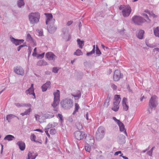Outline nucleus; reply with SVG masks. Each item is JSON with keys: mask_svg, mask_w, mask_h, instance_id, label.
<instances>
[{"mask_svg": "<svg viewBox=\"0 0 159 159\" xmlns=\"http://www.w3.org/2000/svg\"><path fill=\"white\" fill-rule=\"evenodd\" d=\"M46 15V24L48 25V30L50 33H52L55 30L53 25L55 23V20L53 19L52 15V14L45 13Z\"/></svg>", "mask_w": 159, "mask_h": 159, "instance_id": "1", "label": "nucleus"}, {"mask_svg": "<svg viewBox=\"0 0 159 159\" xmlns=\"http://www.w3.org/2000/svg\"><path fill=\"white\" fill-rule=\"evenodd\" d=\"M40 15L38 12H33L29 15V20L30 24L34 25L39 21Z\"/></svg>", "mask_w": 159, "mask_h": 159, "instance_id": "2", "label": "nucleus"}, {"mask_svg": "<svg viewBox=\"0 0 159 159\" xmlns=\"http://www.w3.org/2000/svg\"><path fill=\"white\" fill-rule=\"evenodd\" d=\"M119 9L122 11V13L124 17L129 16L131 11V7L129 5H121L120 6Z\"/></svg>", "mask_w": 159, "mask_h": 159, "instance_id": "3", "label": "nucleus"}, {"mask_svg": "<svg viewBox=\"0 0 159 159\" xmlns=\"http://www.w3.org/2000/svg\"><path fill=\"white\" fill-rule=\"evenodd\" d=\"M105 134V128L101 126L98 128L96 133V137L98 139H100L104 136Z\"/></svg>", "mask_w": 159, "mask_h": 159, "instance_id": "4", "label": "nucleus"}, {"mask_svg": "<svg viewBox=\"0 0 159 159\" xmlns=\"http://www.w3.org/2000/svg\"><path fill=\"white\" fill-rule=\"evenodd\" d=\"M61 104L62 107L65 109L70 108L73 105L72 101L70 99L63 100L61 102Z\"/></svg>", "mask_w": 159, "mask_h": 159, "instance_id": "5", "label": "nucleus"}, {"mask_svg": "<svg viewBox=\"0 0 159 159\" xmlns=\"http://www.w3.org/2000/svg\"><path fill=\"white\" fill-rule=\"evenodd\" d=\"M54 96V100L52 106L55 107H57L59 104L60 101V92L57 90V92L53 94Z\"/></svg>", "mask_w": 159, "mask_h": 159, "instance_id": "6", "label": "nucleus"}, {"mask_svg": "<svg viewBox=\"0 0 159 159\" xmlns=\"http://www.w3.org/2000/svg\"><path fill=\"white\" fill-rule=\"evenodd\" d=\"M132 20L134 23L139 25L144 22L143 20H144L141 16H135L133 17Z\"/></svg>", "mask_w": 159, "mask_h": 159, "instance_id": "7", "label": "nucleus"}, {"mask_svg": "<svg viewBox=\"0 0 159 159\" xmlns=\"http://www.w3.org/2000/svg\"><path fill=\"white\" fill-rule=\"evenodd\" d=\"M157 99V97L155 95L151 97L149 103V106L152 107H156L157 105V102H156Z\"/></svg>", "mask_w": 159, "mask_h": 159, "instance_id": "8", "label": "nucleus"}, {"mask_svg": "<svg viewBox=\"0 0 159 159\" xmlns=\"http://www.w3.org/2000/svg\"><path fill=\"white\" fill-rule=\"evenodd\" d=\"M85 135L84 132L80 131H77L74 133V136L75 138L78 140L83 139Z\"/></svg>", "mask_w": 159, "mask_h": 159, "instance_id": "9", "label": "nucleus"}, {"mask_svg": "<svg viewBox=\"0 0 159 159\" xmlns=\"http://www.w3.org/2000/svg\"><path fill=\"white\" fill-rule=\"evenodd\" d=\"M122 76L123 75L120 70H116L114 72L113 79L115 81H118L122 77Z\"/></svg>", "mask_w": 159, "mask_h": 159, "instance_id": "10", "label": "nucleus"}, {"mask_svg": "<svg viewBox=\"0 0 159 159\" xmlns=\"http://www.w3.org/2000/svg\"><path fill=\"white\" fill-rule=\"evenodd\" d=\"M14 72L18 75H23L25 74L23 69L20 66H17L14 68Z\"/></svg>", "mask_w": 159, "mask_h": 159, "instance_id": "11", "label": "nucleus"}, {"mask_svg": "<svg viewBox=\"0 0 159 159\" xmlns=\"http://www.w3.org/2000/svg\"><path fill=\"white\" fill-rule=\"evenodd\" d=\"M25 106L29 108L25 110V111L24 113H21L20 115L23 116L25 115H28L30 114V112L32 111L31 105L30 104H25Z\"/></svg>", "mask_w": 159, "mask_h": 159, "instance_id": "12", "label": "nucleus"}, {"mask_svg": "<svg viewBox=\"0 0 159 159\" xmlns=\"http://www.w3.org/2000/svg\"><path fill=\"white\" fill-rule=\"evenodd\" d=\"M25 93L27 94H32L34 97H35L33 84H31V87L26 91Z\"/></svg>", "mask_w": 159, "mask_h": 159, "instance_id": "13", "label": "nucleus"}, {"mask_svg": "<svg viewBox=\"0 0 159 159\" xmlns=\"http://www.w3.org/2000/svg\"><path fill=\"white\" fill-rule=\"evenodd\" d=\"M72 95L74 97L75 100H78L81 97V93L80 91L77 90Z\"/></svg>", "mask_w": 159, "mask_h": 159, "instance_id": "14", "label": "nucleus"}, {"mask_svg": "<svg viewBox=\"0 0 159 159\" xmlns=\"http://www.w3.org/2000/svg\"><path fill=\"white\" fill-rule=\"evenodd\" d=\"M46 56L48 59L49 60H54L55 56L52 52H48L46 54Z\"/></svg>", "mask_w": 159, "mask_h": 159, "instance_id": "15", "label": "nucleus"}, {"mask_svg": "<svg viewBox=\"0 0 159 159\" xmlns=\"http://www.w3.org/2000/svg\"><path fill=\"white\" fill-rule=\"evenodd\" d=\"M127 99L124 98L122 100V106L123 110L125 111H127L128 110L129 107L126 104Z\"/></svg>", "mask_w": 159, "mask_h": 159, "instance_id": "16", "label": "nucleus"}, {"mask_svg": "<svg viewBox=\"0 0 159 159\" xmlns=\"http://www.w3.org/2000/svg\"><path fill=\"white\" fill-rule=\"evenodd\" d=\"M121 98L120 95H116L114 96L113 104L119 105L120 101Z\"/></svg>", "mask_w": 159, "mask_h": 159, "instance_id": "17", "label": "nucleus"}, {"mask_svg": "<svg viewBox=\"0 0 159 159\" xmlns=\"http://www.w3.org/2000/svg\"><path fill=\"white\" fill-rule=\"evenodd\" d=\"M50 82L48 81L42 86V89L43 92L45 91L48 88L50 87Z\"/></svg>", "mask_w": 159, "mask_h": 159, "instance_id": "18", "label": "nucleus"}, {"mask_svg": "<svg viewBox=\"0 0 159 159\" xmlns=\"http://www.w3.org/2000/svg\"><path fill=\"white\" fill-rule=\"evenodd\" d=\"M17 144L19 146V148L21 151L24 150L25 148V144L24 142L22 141L18 142Z\"/></svg>", "mask_w": 159, "mask_h": 159, "instance_id": "19", "label": "nucleus"}, {"mask_svg": "<svg viewBox=\"0 0 159 159\" xmlns=\"http://www.w3.org/2000/svg\"><path fill=\"white\" fill-rule=\"evenodd\" d=\"M24 40L23 39H15L14 38L12 39V41L16 45H18L19 44L23 43Z\"/></svg>", "mask_w": 159, "mask_h": 159, "instance_id": "20", "label": "nucleus"}, {"mask_svg": "<svg viewBox=\"0 0 159 159\" xmlns=\"http://www.w3.org/2000/svg\"><path fill=\"white\" fill-rule=\"evenodd\" d=\"M142 15L143 16L144 18V19H143V20H143L144 22H146L147 23H150L151 22V20L148 17L147 14H146L145 13H143L142 14Z\"/></svg>", "mask_w": 159, "mask_h": 159, "instance_id": "21", "label": "nucleus"}, {"mask_svg": "<svg viewBox=\"0 0 159 159\" xmlns=\"http://www.w3.org/2000/svg\"><path fill=\"white\" fill-rule=\"evenodd\" d=\"M37 156V155H35L34 152H29L28 153L27 158L28 159H35Z\"/></svg>", "mask_w": 159, "mask_h": 159, "instance_id": "22", "label": "nucleus"}, {"mask_svg": "<svg viewBox=\"0 0 159 159\" xmlns=\"http://www.w3.org/2000/svg\"><path fill=\"white\" fill-rule=\"evenodd\" d=\"M77 42L79 47L81 49L82 48L83 46L84 45V41L83 40H80V39H78L77 40Z\"/></svg>", "mask_w": 159, "mask_h": 159, "instance_id": "23", "label": "nucleus"}, {"mask_svg": "<svg viewBox=\"0 0 159 159\" xmlns=\"http://www.w3.org/2000/svg\"><path fill=\"white\" fill-rule=\"evenodd\" d=\"M14 139H15V137L13 136L8 134L4 138V139L5 140H7L8 141H10Z\"/></svg>", "mask_w": 159, "mask_h": 159, "instance_id": "24", "label": "nucleus"}, {"mask_svg": "<svg viewBox=\"0 0 159 159\" xmlns=\"http://www.w3.org/2000/svg\"><path fill=\"white\" fill-rule=\"evenodd\" d=\"M144 33V31L143 30H140L139 31V33L137 35L138 38L140 39H142L143 37Z\"/></svg>", "mask_w": 159, "mask_h": 159, "instance_id": "25", "label": "nucleus"}, {"mask_svg": "<svg viewBox=\"0 0 159 159\" xmlns=\"http://www.w3.org/2000/svg\"><path fill=\"white\" fill-rule=\"evenodd\" d=\"M113 119L117 123L119 127L124 125V124L119 120L116 119L115 117H113Z\"/></svg>", "mask_w": 159, "mask_h": 159, "instance_id": "26", "label": "nucleus"}, {"mask_svg": "<svg viewBox=\"0 0 159 159\" xmlns=\"http://www.w3.org/2000/svg\"><path fill=\"white\" fill-rule=\"evenodd\" d=\"M154 33L155 36L159 37V27L155 28L154 30Z\"/></svg>", "mask_w": 159, "mask_h": 159, "instance_id": "27", "label": "nucleus"}, {"mask_svg": "<svg viewBox=\"0 0 159 159\" xmlns=\"http://www.w3.org/2000/svg\"><path fill=\"white\" fill-rule=\"evenodd\" d=\"M119 108V105L117 104H113V106L112 108V109L115 111H117Z\"/></svg>", "mask_w": 159, "mask_h": 159, "instance_id": "28", "label": "nucleus"}, {"mask_svg": "<svg viewBox=\"0 0 159 159\" xmlns=\"http://www.w3.org/2000/svg\"><path fill=\"white\" fill-rule=\"evenodd\" d=\"M74 54L77 56H79L82 55L83 54V52L81 50L78 49L74 52Z\"/></svg>", "mask_w": 159, "mask_h": 159, "instance_id": "29", "label": "nucleus"}, {"mask_svg": "<svg viewBox=\"0 0 159 159\" xmlns=\"http://www.w3.org/2000/svg\"><path fill=\"white\" fill-rule=\"evenodd\" d=\"M75 110L73 112V114L74 115L76 112L78 111V110L80 108V107L78 104L77 103H75Z\"/></svg>", "mask_w": 159, "mask_h": 159, "instance_id": "30", "label": "nucleus"}, {"mask_svg": "<svg viewBox=\"0 0 159 159\" xmlns=\"http://www.w3.org/2000/svg\"><path fill=\"white\" fill-rule=\"evenodd\" d=\"M15 116L14 115L12 114H9L7 116L6 119L8 122H10L11 120Z\"/></svg>", "mask_w": 159, "mask_h": 159, "instance_id": "31", "label": "nucleus"}, {"mask_svg": "<svg viewBox=\"0 0 159 159\" xmlns=\"http://www.w3.org/2000/svg\"><path fill=\"white\" fill-rule=\"evenodd\" d=\"M36 137L35 134H31L30 136V139L31 141H34L36 142H38V141L36 140Z\"/></svg>", "mask_w": 159, "mask_h": 159, "instance_id": "32", "label": "nucleus"}, {"mask_svg": "<svg viewBox=\"0 0 159 159\" xmlns=\"http://www.w3.org/2000/svg\"><path fill=\"white\" fill-rule=\"evenodd\" d=\"M24 0H19L18 1V5L19 7H21V6L24 5V2L23 1Z\"/></svg>", "mask_w": 159, "mask_h": 159, "instance_id": "33", "label": "nucleus"}, {"mask_svg": "<svg viewBox=\"0 0 159 159\" xmlns=\"http://www.w3.org/2000/svg\"><path fill=\"white\" fill-rule=\"evenodd\" d=\"M147 13L153 18H156L157 17V15H156L155 14L150 12L149 11H148Z\"/></svg>", "mask_w": 159, "mask_h": 159, "instance_id": "34", "label": "nucleus"}, {"mask_svg": "<svg viewBox=\"0 0 159 159\" xmlns=\"http://www.w3.org/2000/svg\"><path fill=\"white\" fill-rule=\"evenodd\" d=\"M85 149L86 151L90 152V148L88 144L85 146Z\"/></svg>", "mask_w": 159, "mask_h": 159, "instance_id": "35", "label": "nucleus"}, {"mask_svg": "<svg viewBox=\"0 0 159 159\" xmlns=\"http://www.w3.org/2000/svg\"><path fill=\"white\" fill-rule=\"evenodd\" d=\"M54 116V115L53 114H47L45 116V117L47 119H50L53 117Z\"/></svg>", "mask_w": 159, "mask_h": 159, "instance_id": "36", "label": "nucleus"}, {"mask_svg": "<svg viewBox=\"0 0 159 159\" xmlns=\"http://www.w3.org/2000/svg\"><path fill=\"white\" fill-rule=\"evenodd\" d=\"M120 130L121 131H124L125 134L127 135V133L126 132V130H125L124 127V126H122L120 127Z\"/></svg>", "mask_w": 159, "mask_h": 159, "instance_id": "37", "label": "nucleus"}, {"mask_svg": "<svg viewBox=\"0 0 159 159\" xmlns=\"http://www.w3.org/2000/svg\"><path fill=\"white\" fill-rule=\"evenodd\" d=\"M56 130L55 129H52L50 131V134H51L53 135L56 134Z\"/></svg>", "mask_w": 159, "mask_h": 159, "instance_id": "38", "label": "nucleus"}, {"mask_svg": "<svg viewBox=\"0 0 159 159\" xmlns=\"http://www.w3.org/2000/svg\"><path fill=\"white\" fill-rule=\"evenodd\" d=\"M96 53L97 54L100 55L101 54V52L98 48V46L97 45L96 47Z\"/></svg>", "mask_w": 159, "mask_h": 159, "instance_id": "39", "label": "nucleus"}, {"mask_svg": "<svg viewBox=\"0 0 159 159\" xmlns=\"http://www.w3.org/2000/svg\"><path fill=\"white\" fill-rule=\"evenodd\" d=\"M45 53L43 52L41 54H39L37 57V58H43L44 56Z\"/></svg>", "mask_w": 159, "mask_h": 159, "instance_id": "40", "label": "nucleus"}, {"mask_svg": "<svg viewBox=\"0 0 159 159\" xmlns=\"http://www.w3.org/2000/svg\"><path fill=\"white\" fill-rule=\"evenodd\" d=\"M95 52V51H93V50H92L90 52H87V56H89V55H92Z\"/></svg>", "mask_w": 159, "mask_h": 159, "instance_id": "41", "label": "nucleus"}, {"mask_svg": "<svg viewBox=\"0 0 159 159\" xmlns=\"http://www.w3.org/2000/svg\"><path fill=\"white\" fill-rule=\"evenodd\" d=\"M36 48H35L34 50V52L32 54V55L34 57L36 56Z\"/></svg>", "mask_w": 159, "mask_h": 159, "instance_id": "42", "label": "nucleus"}, {"mask_svg": "<svg viewBox=\"0 0 159 159\" xmlns=\"http://www.w3.org/2000/svg\"><path fill=\"white\" fill-rule=\"evenodd\" d=\"M27 39L30 40H32V38L30 34H28L27 36Z\"/></svg>", "mask_w": 159, "mask_h": 159, "instance_id": "43", "label": "nucleus"}, {"mask_svg": "<svg viewBox=\"0 0 159 159\" xmlns=\"http://www.w3.org/2000/svg\"><path fill=\"white\" fill-rule=\"evenodd\" d=\"M58 70L57 67H54L52 71L54 73H57Z\"/></svg>", "mask_w": 159, "mask_h": 159, "instance_id": "44", "label": "nucleus"}, {"mask_svg": "<svg viewBox=\"0 0 159 159\" xmlns=\"http://www.w3.org/2000/svg\"><path fill=\"white\" fill-rule=\"evenodd\" d=\"M111 87L114 90H116L117 89V86L114 84L111 85Z\"/></svg>", "mask_w": 159, "mask_h": 159, "instance_id": "45", "label": "nucleus"}, {"mask_svg": "<svg viewBox=\"0 0 159 159\" xmlns=\"http://www.w3.org/2000/svg\"><path fill=\"white\" fill-rule=\"evenodd\" d=\"M24 46H25V45H20V46H19L17 48L18 51H19L20 50L21 48L24 47Z\"/></svg>", "mask_w": 159, "mask_h": 159, "instance_id": "46", "label": "nucleus"}, {"mask_svg": "<svg viewBox=\"0 0 159 159\" xmlns=\"http://www.w3.org/2000/svg\"><path fill=\"white\" fill-rule=\"evenodd\" d=\"M73 23V21H68L67 23V25L68 26H69L71 25Z\"/></svg>", "mask_w": 159, "mask_h": 159, "instance_id": "47", "label": "nucleus"}, {"mask_svg": "<svg viewBox=\"0 0 159 159\" xmlns=\"http://www.w3.org/2000/svg\"><path fill=\"white\" fill-rule=\"evenodd\" d=\"M35 117L36 118V120H39V118L40 117L38 115L35 114Z\"/></svg>", "mask_w": 159, "mask_h": 159, "instance_id": "48", "label": "nucleus"}, {"mask_svg": "<svg viewBox=\"0 0 159 159\" xmlns=\"http://www.w3.org/2000/svg\"><path fill=\"white\" fill-rule=\"evenodd\" d=\"M152 151H148L147 152L148 154L150 156H152Z\"/></svg>", "mask_w": 159, "mask_h": 159, "instance_id": "49", "label": "nucleus"}, {"mask_svg": "<svg viewBox=\"0 0 159 159\" xmlns=\"http://www.w3.org/2000/svg\"><path fill=\"white\" fill-rule=\"evenodd\" d=\"M121 152L120 151H118L116 152L114 154V155L115 156L118 155L119 154H121Z\"/></svg>", "mask_w": 159, "mask_h": 159, "instance_id": "50", "label": "nucleus"}, {"mask_svg": "<svg viewBox=\"0 0 159 159\" xmlns=\"http://www.w3.org/2000/svg\"><path fill=\"white\" fill-rule=\"evenodd\" d=\"M34 131L39 132L41 133H43V131L42 130L40 129H35V130H34Z\"/></svg>", "mask_w": 159, "mask_h": 159, "instance_id": "51", "label": "nucleus"}, {"mask_svg": "<svg viewBox=\"0 0 159 159\" xmlns=\"http://www.w3.org/2000/svg\"><path fill=\"white\" fill-rule=\"evenodd\" d=\"M58 116L61 120H62V116L61 114H59L58 115Z\"/></svg>", "mask_w": 159, "mask_h": 159, "instance_id": "52", "label": "nucleus"}, {"mask_svg": "<svg viewBox=\"0 0 159 159\" xmlns=\"http://www.w3.org/2000/svg\"><path fill=\"white\" fill-rule=\"evenodd\" d=\"M123 155V154H121V155H120V157H122L124 159H128V158L127 157H126L125 156H122V155Z\"/></svg>", "mask_w": 159, "mask_h": 159, "instance_id": "53", "label": "nucleus"}, {"mask_svg": "<svg viewBox=\"0 0 159 159\" xmlns=\"http://www.w3.org/2000/svg\"><path fill=\"white\" fill-rule=\"evenodd\" d=\"M15 105L18 107H20L21 106L19 103H15Z\"/></svg>", "mask_w": 159, "mask_h": 159, "instance_id": "54", "label": "nucleus"}, {"mask_svg": "<svg viewBox=\"0 0 159 159\" xmlns=\"http://www.w3.org/2000/svg\"><path fill=\"white\" fill-rule=\"evenodd\" d=\"M45 133L47 135L48 137H50V134H49L48 133V131H45Z\"/></svg>", "mask_w": 159, "mask_h": 159, "instance_id": "55", "label": "nucleus"}, {"mask_svg": "<svg viewBox=\"0 0 159 159\" xmlns=\"http://www.w3.org/2000/svg\"><path fill=\"white\" fill-rule=\"evenodd\" d=\"M43 62V60H40L39 61L38 63V65H40V64H42V62Z\"/></svg>", "mask_w": 159, "mask_h": 159, "instance_id": "56", "label": "nucleus"}, {"mask_svg": "<svg viewBox=\"0 0 159 159\" xmlns=\"http://www.w3.org/2000/svg\"><path fill=\"white\" fill-rule=\"evenodd\" d=\"M122 138H123V140H124L123 142H124V143H125V137L124 136V135H122Z\"/></svg>", "mask_w": 159, "mask_h": 159, "instance_id": "57", "label": "nucleus"}, {"mask_svg": "<svg viewBox=\"0 0 159 159\" xmlns=\"http://www.w3.org/2000/svg\"><path fill=\"white\" fill-rule=\"evenodd\" d=\"M86 118L87 120H89L88 113L86 114Z\"/></svg>", "mask_w": 159, "mask_h": 159, "instance_id": "58", "label": "nucleus"}, {"mask_svg": "<svg viewBox=\"0 0 159 159\" xmlns=\"http://www.w3.org/2000/svg\"><path fill=\"white\" fill-rule=\"evenodd\" d=\"M39 34L40 36H41L43 35V33L42 32H40L39 33Z\"/></svg>", "mask_w": 159, "mask_h": 159, "instance_id": "59", "label": "nucleus"}, {"mask_svg": "<svg viewBox=\"0 0 159 159\" xmlns=\"http://www.w3.org/2000/svg\"><path fill=\"white\" fill-rule=\"evenodd\" d=\"M95 45H94L93 46V48L92 50H93V51H95Z\"/></svg>", "mask_w": 159, "mask_h": 159, "instance_id": "60", "label": "nucleus"}, {"mask_svg": "<svg viewBox=\"0 0 159 159\" xmlns=\"http://www.w3.org/2000/svg\"><path fill=\"white\" fill-rule=\"evenodd\" d=\"M101 46L102 47L103 49H104V48L105 47V46L102 44L101 45Z\"/></svg>", "mask_w": 159, "mask_h": 159, "instance_id": "61", "label": "nucleus"}, {"mask_svg": "<svg viewBox=\"0 0 159 159\" xmlns=\"http://www.w3.org/2000/svg\"><path fill=\"white\" fill-rule=\"evenodd\" d=\"M75 60L71 61V63H72V64H73L74 63V62H75Z\"/></svg>", "mask_w": 159, "mask_h": 159, "instance_id": "62", "label": "nucleus"}, {"mask_svg": "<svg viewBox=\"0 0 159 159\" xmlns=\"http://www.w3.org/2000/svg\"><path fill=\"white\" fill-rule=\"evenodd\" d=\"M154 50L156 51H158V50H159V49L158 48H155V49H154Z\"/></svg>", "mask_w": 159, "mask_h": 159, "instance_id": "63", "label": "nucleus"}, {"mask_svg": "<svg viewBox=\"0 0 159 159\" xmlns=\"http://www.w3.org/2000/svg\"><path fill=\"white\" fill-rule=\"evenodd\" d=\"M154 148V147H153L152 149H151V150L150 151H152H152H153V148Z\"/></svg>", "mask_w": 159, "mask_h": 159, "instance_id": "64", "label": "nucleus"}]
</instances>
